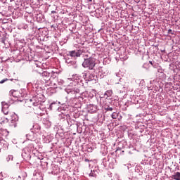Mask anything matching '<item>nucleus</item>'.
Returning <instances> with one entry per match:
<instances>
[{
  "instance_id": "nucleus-1",
  "label": "nucleus",
  "mask_w": 180,
  "mask_h": 180,
  "mask_svg": "<svg viewBox=\"0 0 180 180\" xmlns=\"http://www.w3.org/2000/svg\"><path fill=\"white\" fill-rule=\"evenodd\" d=\"M96 65V60L94 58H89V59L84 60L82 63L84 68H88V70H94Z\"/></svg>"
},
{
  "instance_id": "nucleus-2",
  "label": "nucleus",
  "mask_w": 180,
  "mask_h": 180,
  "mask_svg": "<svg viewBox=\"0 0 180 180\" xmlns=\"http://www.w3.org/2000/svg\"><path fill=\"white\" fill-rule=\"evenodd\" d=\"M1 106H2L1 110L3 113H4V115H6V116H11L10 113H13V112H9V104L5 102H2Z\"/></svg>"
},
{
  "instance_id": "nucleus-3",
  "label": "nucleus",
  "mask_w": 180,
  "mask_h": 180,
  "mask_svg": "<svg viewBox=\"0 0 180 180\" xmlns=\"http://www.w3.org/2000/svg\"><path fill=\"white\" fill-rule=\"evenodd\" d=\"M10 118H11V124H9V127H16L18 126V120H16V114L15 112H11L10 113Z\"/></svg>"
},
{
  "instance_id": "nucleus-4",
  "label": "nucleus",
  "mask_w": 180,
  "mask_h": 180,
  "mask_svg": "<svg viewBox=\"0 0 180 180\" xmlns=\"http://www.w3.org/2000/svg\"><path fill=\"white\" fill-rule=\"evenodd\" d=\"M81 54H82V51L77 50L69 51L68 56H70V57H81Z\"/></svg>"
},
{
  "instance_id": "nucleus-5",
  "label": "nucleus",
  "mask_w": 180,
  "mask_h": 180,
  "mask_svg": "<svg viewBox=\"0 0 180 180\" xmlns=\"http://www.w3.org/2000/svg\"><path fill=\"white\" fill-rule=\"evenodd\" d=\"M9 120H11V116L7 115L6 117H1L0 120V124H2L3 126L6 124Z\"/></svg>"
},
{
  "instance_id": "nucleus-6",
  "label": "nucleus",
  "mask_w": 180,
  "mask_h": 180,
  "mask_svg": "<svg viewBox=\"0 0 180 180\" xmlns=\"http://www.w3.org/2000/svg\"><path fill=\"white\" fill-rule=\"evenodd\" d=\"M172 179L175 180H180V172H177L174 173V174L172 176Z\"/></svg>"
},
{
  "instance_id": "nucleus-7",
  "label": "nucleus",
  "mask_w": 180,
  "mask_h": 180,
  "mask_svg": "<svg viewBox=\"0 0 180 180\" xmlns=\"http://www.w3.org/2000/svg\"><path fill=\"white\" fill-rule=\"evenodd\" d=\"M111 117L112 119H116L117 117H119V114L116 112H114L112 115H111Z\"/></svg>"
},
{
  "instance_id": "nucleus-8",
  "label": "nucleus",
  "mask_w": 180,
  "mask_h": 180,
  "mask_svg": "<svg viewBox=\"0 0 180 180\" xmlns=\"http://www.w3.org/2000/svg\"><path fill=\"white\" fill-rule=\"evenodd\" d=\"M89 58H92L89 56V53H84V60H89Z\"/></svg>"
},
{
  "instance_id": "nucleus-9",
  "label": "nucleus",
  "mask_w": 180,
  "mask_h": 180,
  "mask_svg": "<svg viewBox=\"0 0 180 180\" xmlns=\"http://www.w3.org/2000/svg\"><path fill=\"white\" fill-rule=\"evenodd\" d=\"M6 81H9V79L8 78L4 79L3 80L0 81V84H4L6 82Z\"/></svg>"
},
{
  "instance_id": "nucleus-10",
  "label": "nucleus",
  "mask_w": 180,
  "mask_h": 180,
  "mask_svg": "<svg viewBox=\"0 0 180 180\" xmlns=\"http://www.w3.org/2000/svg\"><path fill=\"white\" fill-rule=\"evenodd\" d=\"M105 110H107V112H112V110H113V108L112 107H108L105 108Z\"/></svg>"
},
{
  "instance_id": "nucleus-11",
  "label": "nucleus",
  "mask_w": 180,
  "mask_h": 180,
  "mask_svg": "<svg viewBox=\"0 0 180 180\" xmlns=\"http://www.w3.org/2000/svg\"><path fill=\"white\" fill-rule=\"evenodd\" d=\"M168 33H169V34H173V33H172V30L169 29V30H168Z\"/></svg>"
},
{
  "instance_id": "nucleus-12",
  "label": "nucleus",
  "mask_w": 180,
  "mask_h": 180,
  "mask_svg": "<svg viewBox=\"0 0 180 180\" xmlns=\"http://www.w3.org/2000/svg\"><path fill=\"white\" fill-rule=\"evenodd\" d=\"M42 75H45L46 77H47V75H49V73H47V72H44L42 73Z\"/></svg>"
},
{
  "instance_id": "nucleus-13",
  "label": "nucleus",
  "mask_w": 180,
  "mask_h": 180,
  "mask_svg": "<svg viewBox=\"0 0 180 180\" xmlns=\"http://www.w3.org/2000/svg\"><path fill=\"white\" fill-rule=\"evenodd\" d=\"M84 161H85V162H89V159L86 158V159L84 160Z\"/></svg>"
},
{
  "instance_id": "nucleus-14",
  "label": "nucleus",
  "mask_w": 180,
  "mask_h": 180,
  "mask_svg": "<svg viewBox=\"0 0 180 180\" xmlns=\"http://www.w3.org/2000/svg\"><path fill=\"white\" fill-rule=\"evenodd\" d=\"M88 3L89 4H91L92 3V0H88Z\"/></svg>"
},
{
  "instance_id": "nucleus-15",
  "label": "nucleus",
  "mask_w": 180,
  "mask_h": 180,
  "mask_svg": "<svg viewBox=\"0 0 180 180\" xmlns=\"http://www.w3.org/2000/svg\"><path fill=\"white\" fill-rule=\"evenodd\" d=\"M51 13H57V12L56 11H52Z\"/></svg>"
},
{
  "instance_id": "nucleus-16",
  "label": "nucleus",
  "mask_w": 180,
  "mask_h": 180,
  "mask_svg": "<svg viewBox=\"0 0 180 180\" xmlns=\"http://www.w3.org/2000/svg\"><path fill=\"white\" fill-rule=\"evenodd\" d=\"M149 63L150 64H151V65H153V62L150 61Z\"/></svg>"
}]
</instances>
